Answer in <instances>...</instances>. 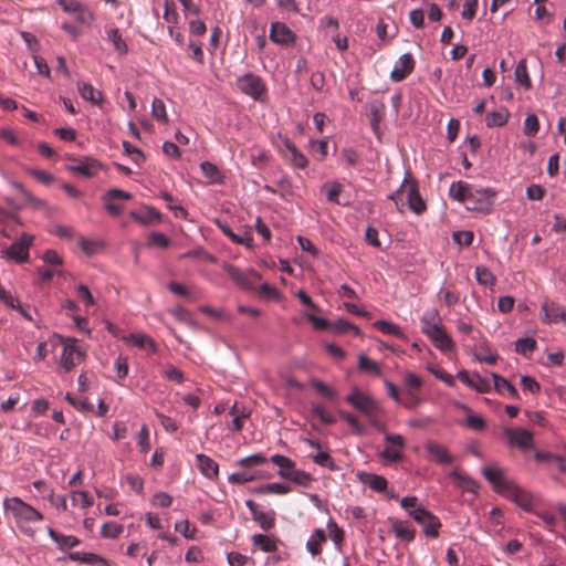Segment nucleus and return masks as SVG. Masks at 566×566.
Listing matches in <instances>:
<instances>
[{
  "label": "nucleus",
  "instance_id": "obj_1",
  "mask_svg": "<svg viewBox=\"0 0 566 566\" xmlns=\"http://www.w3.org/2000/svg\"><path fill=\"white\" fill-rule=\"evenodd\" d=\"M482 474L492 484L496 493L511 500L524 511L532 510L533 496L518 486L513 480L507 479L503 470L493 467H484L482 468Z\"/></svg>",
  "mask_w": 566,
  "mask_h": 566
},
{
  "label": "nucleus",
  "instance_id": "obj_2",
  "mask_svg": "<svg viewBox=\"0 0 566 566\" xmlns=\"http://www.w3.org/2000/svg\"><path fill=\"white\" fill-rule=\"evenodd\" d=\"M2 506L6 516L14 521L17 528L22 534L28 537L35 535L33 524L40 523L44 518L39 510L19 496L4 497Z\"/></svg>",
  "mask_w": 566,
  "mask_h": 566
},
{
  "label": "nucleus",
  "instance_id": "obj_3",
  "mask_svg": "<svg viewBox=\"0 0 566 566\" xmlns=\"http://www.w3.org/2000/svg\"><path fill=\"white\" fill-rule=\"evenodd\" d=\"M408 201V207L417 214H421L426 210V203L422 200L415 184L402 185L398 190L388 196L392 200L397 209L401 212L403 207V198Z\"/></svg>",
  "mask_w": 566,
  "mask_h": 566
},
{
  "label": "nucleus",
  "instance_id": "obj_4",
  "mask_svg": "<svg viewBox=\"0 0 566 566\" xmlns=\"http://www.w3.org/2000/svg\"><path fill=\"white\" fill-rule=\"evenodd\" d=\"M494 198L495 191L493 189L472 186L464 206L468 210L486 213L491 210Z\"/></svg>",
  "mask_w": 566,
  "mask_h": 566
},
{
  "label": "nucleus",
  "instance_id": "obj_5",
  "mask_svg": "<svg viewBox=\"0 0 566 566\" xmlns=\"http://www.w3.org/2000/svg\"><path fill=\"white\" fill-rule=\"evenodd\" d=\"M222 269L228 273L230 279L241 289L243 290H253L255 287V283L261 279L260 273L254 271L253 269L241 270L235 265L223 262Z\"/></svg>",
  "mask_w": 566,
  "mask_h": 566
},
{
  "label": "nucleus",
  "instance_id": "obj_6",
  "mask_svg": "<svg viewBox=\"0 0 566 566\" xmlns=\"http://www.w3.org/2000/svg\"><path fill=\"white\" fill-rule=\"evenodd\" d=\"M85 357V352L80 346L78 342L74 338H66L63 340V349L60 363L64 371L72 370Z\"/></svg>",
  "mask_w": 566,
  "mask_h": 566
},
{
  "label": "nucleus",
  "instance_id": "obj_7",
  "mask_svg": "<svg viewBox=\"0 0 566 566\" xmlns=\"http://www.w3.org/2000/svg\"><path fill=\"white\" fill-rule=\"evenodd\" d=\"M34 237L29 233L21 235L12 242L10 247L2 251V254L17 263H23L29 260V249L32 245Z\"/></svg>",
  "mask_w": 566,
  "mask_h": 566
},
{
  "label": "nucleus",
  "instance_id": "obj_8",
  "mask_svg": "<svg viewBox=\"0 0 566 566\" xmlns=\"http://www.w3.org/2000/svg\"><path fill=\"white\" fill-rule=\"evenodd\" d=\"M346 401L350 403L355 409L363 412L373 424H376L375 417L378 411V406L369 396L363 394L358 389H354L346 397Z\"/></svg>",
  "mask_w": 566,
  "mask_h": 566
},
{
  "label": "nucleus",
  "instance_id": "obj_9",
  "mask_svg": "<svg viewBox=\"0 0 566 566\" xmlns=\"http://www.w3.org/2000/svg\"><path fill=\"white\" fill-rule=\"evenodd\" d=\"M411 518L422 527L426 536L437 538L441 527L440 520L426 507L411 512Z\"/></svg>",
  "mask_w": 566,
  "mask_h": 566
},
{
  "label": "nucleus",
  "instance_id": "obj_10",
  "mask_svg": "<svg viewBox=\"0 0 566 566\" xmlns=\"http://www.w3.org/2000/svg\"><path fill=\"white\" fill-rule=\"evenodd\" d=\"M426 459L439 465H451L455 462V457L449 449L436 441L429 440L423 446Z\"/></svg>",
  "mask_w": 566,
  "mask_h": 566
},
{
  "label": "nucleus",
  "instance_id": "obj_11",
  "mask_svg": "<svg viewBox=\"0 0 566 566\" xmlns=\"http://www.w3.org/2000/svg\"><path fill=\"white\" fill-rule=\"evenodd\" d=\"M61 9L82 24L90 25L94 20L93 12L77 0H56Z\"/></svg>",
  "mask_w": 566,
  "mask_h": 566
},
{
  "label": "nucleus",
  "instance_id": "obj_12",
  "mask_svg": "<svg viewBox=\"0 0 566 566\" xmlns=\"http://www.w3.org/2000/svg\"><path fill=\"white\" fill-rule=\"evenodd\" d=\"M237 85L241 92L259 101L266 91L262 78L253 73H248L238 78Z\"/></svg>",
  "mask_w": 566,
  "mask_h": 566
},
{
  "label": "nucleus",
  "instance_id": "obj_13",
  "mask_svg": "<svg viewBox=\"0 0 566 566\" xmlns=\"http://www.w3.org/2000/svg\"><path fill=\"white\" fill-rule=\"evenodd\" d=\"M71 160L73 164L67 166V170L86 178L94 177L102 168L101 163L92 157H73Z\"/></svg>",
  "mask_w": 566,
  "mask_h": 566
},
{
  "label": "nucleus",
  "instance_id": "obj_14",
  "mask_svg": "<svg viewBox=\"0 0 566 566\" xmlns=\"http://www.w3.org/2000/svg\"><path fill=\"white\" fill-rule=\"evenodd\" d=\"M385 441L391 448H385L380 453V458L388 462H398L402 459V450L406 446L405 439L401 434H386Z\"/></svg>",
  "mask_w": 566,
  "mask_h": 566
},
{
  "label": "nucleus",
  "instance_id": "obj_15",
  "mask_svg": "<svg viewBox=\"0 0 566 566\" xmlns=\"http://www.w3.org/2000/svg\"><path fill=\"white\" fill-rule=\"evenodd\" d=\"M282 145L284 149H282L283 156L295 167L298 169H305L308 165V160L303 153H301L295 144L289 139L287 137L282 138Z\"/></svg>",
  "mask_w": 566,
  "mask_h": 566
},
{
  "label": "nucleus",
  "instance_id": "obj_16",
  "mask_svg": "<svg viewBox=\"0 0 566 566\" xmlns=\"http://www.w3.org/2000/svg\"><path fill=\"white\" fill-rule=\"evenodd\" d=\"M504 434L509 443L518 447L520 449H527L533 447V434L531 431L523 428H505Z\"/></svg>",
  "mask_w": 566,
  "mask_h": 566
},
{
  "label": "nucleus",
  "instance_id": "obj_17",
  "mask_svg": "<svg viewBox=\"0 0 566 566\" xmlns=\"http://www.w3.org/2000/svg\"><path fill=\"white\" fill-rule=\"evenodd\" d=\"M415 67V60L411 53L402 54L395 63V66L390 73V78L394 82L403 81Z\"/></svg>",
  "mask_w": 566,
  "mask_h": 566
},
{
  "label": "nucleus",
  "instance_id": "obj_18",
  "mask_svg": "<svg viewBox=\"0 0 566 566\" xmlns=\"http://www.w3.org/2000/svg\"><path fill=\"white\" fill-rule=\"evenodd\" d=\"M431 343L443 353L453 352L455 346L451 337L444 331L443 325H440L434 329V332H430L426 335Z\"/></svg>",
  "mask_w": 566,
  "mask_h": 566
},
{
  "label": "nucleus",
  "instance_id": "obj_19",
  "mask_svg": "<svg viewBox=\"0 0 566 566\" xmlns=\"http://www.w3.org/2000/svg\"><path fill=\"white\" fill-rule=\"evenodd\" d=\"M457 377L468 387L476 390L478 392H488L491 390V384L488 379L482 378L478 374L470 375L465 370L458 373Z\"/></svg>",
  "mask_w": 566,
  "mask_h": 566
},
{
  "label": "nucleus",
  "instance_id": "obj_20",
  "mask_svg": "<svg viewBox=\"0 0 566 566\" xmlns=\"http://www.w3.org/2000/svg\"><path fill=\"white\" fill-rule=\"evenodd\" d=\"M270 40L277 44H289L294 42L295 34L284 23L273 22L270 29Z\"/></svg>",
  "mask_w": 566,
  "mask_h": 566
},
{
  "label": "nucleus",
  "instance_id": "obj_21",
  "mask_svg": "<svg viewBox=\"0 0 566 566\" xmlns=\"http://www.w3.org/2000/svg\"><path fill=\"white\" fill-rule=\"evenodd\" d=\"M197 467L202 475L209 480H216L219 475V465L210 457L198 453L196 455Z\"/></svg>",
  "mask_w": 566,
  "mask_h": 566
},
{
  "label": "nucleus",
  "instance_id": "obj_22",
  "mask_svg": "<svg viewBox=\"0 0 566 566\" xmlns=\"http://www.w3.org/2000/svg\"><path fill=\"white\" fill-rule=\"evenodd\" d=\"M48 534L61 551H66L81 544V541L76 536L59 533L52 527H48Z\"/></svg>",
  "mask_w": 566,
  "mask_h": 566
},
{
  "label": "nucleus",
  "instance_id": "obj_23",
  "mask_svg": "<svg viewBox=\"0 0 566 566\" xmlns=\"http://www.w3.org/2000/svg\"><path fill=\"white\" fill-rule=\"evenodd\" d=\"M545 321L548 323H558L559 321H566L565 308L555 302L545 301L542 305Z\"/></svg>",
  "mask_w": 566,
  "mask_h": 566
},
{
  "label": "nucleus",
  "instance_id": "obj_24",
  "mask_svg": "<svg viewBox=\"0 0 566 566\" xmlns=\"http://www.w3.org/2000/svg\"><path fill=\"white\" fill-rule=\"evenodd\" d=\"M450 478L454 481L455 486L462 491L478 493L479 484L468 474L453 470L450 472Z\"/></svg>",
  "mask_w": 566,
  "mask_h": 566
},
{
  "label": "nucleus",
  "instance_id": "obj_25",
  "mask_svg": "<svg viewBox=\"0 0 566 566\" xmlns=\"http://www.w3.org/2000/svg\"><path fill=\"white\" fill-rule=\"evenodd\" d=\"M420 324H421V332L427 335L429 334L430 332H434V329L437 327H439L440 325H442L440 323V318H439V312L438 310L436 308H430V310H427L421 318H420Z\"/></svg>",
  "mask_w": 566,
  "mask_h": 566
},
{
  "label": "nucleus",
  "instance_id": "obj_26",
  "mask_svg": "<svg viewBox=\"0 0 566 566\" xmlns=\"http://www.w3.org/2000/svg\"><path fill=\"white\" fill-rule=\"evenodd\" d=\"M471 188H472V185H470L465 181H462V180L454 181L451 184V186L449 188V196L451 199L465 205V202L468 200V195H469Z\"/></svg>",
  "mask_w": 566,
  "mask_h": 566
},
{
  "label": "nucleus",
  "instance_id": "obj_27",
  "mask_svg": "<svg viewBox=\"0 0 566 566\" xmlns=\"http://www.w3.org/2000/svg\"><path fill=\"white\" fill-rule=\"evenodd\" d=\"M391 531L395 536L405 542H412L416 536V531L409 526L407 522L395 520L391 523Z\"/></svg>",
  "mask_w": 566,
  "mask_h": 566
},
{
  "label": "nucleus",
  "instance_id": "obj_28",
  "mask_svg": "<svg viewBox=\"0 0 566 566\" xmlns=\"http://www.w3.org/2000/svg\"><path fill=\"white\" fill-rule=\"evenodd\" d=\"M270 461L279 467L277 474L283 479H289L291 471L295 469V462L282 454H273Z\"/></svg>",
  "mask_w": 566,
  "mask_h": 566
},
{
  "label": "nucleus",
  "instance_id": "obj_29",
  "mask_svg": "<svg viewBox=\"0 0 566 566\" xmlns=\"http://www.w3.org/2000/svg\"><path fill=\"white\" fill-rule=\"evenodd\" d=\"M327 539L325 531L316 528L306 542V549L312 556L321 554V545Z\"/></svg>",
  "mask_w": 566,
  "mask_h": 566
},
{
  "label": "nucleus",
  "instance_id": "obj_30",
  "mask_svg": "<svg viewBox=\"0 0 566 566\" xmlns=\"http://www.w3.org/2000/svg\"><path fill=\"white\" fill-rule=\"evenodd\" d=\"M77 90H78V93L81 94V96L85 101H88L94 105L99 104L103 99L102 92L98 90H95L90 83L78 82Z\"/></svg>",
  "mask_w": 566,
  "mask_h": 566
},
{
  "label": "nucleus",
  "instance_id": "obj_31",
  "mask_svg": "<svg viewBox=\"0 0 566 566\" xmlns=\"http://www.w3.org/2000/svg\"><path fill=\"white\" fill-rule=\"evenodd\" d=\"M200 169L203 176L209 180L210 184H222L223 182V174L221 170L210 161H202L200 164Z\"/></svg>",
  "mask_w": 566,
  "mask_h": 566
},
{
  "label": "nucleus",
  "instance_id": "obj_32",
  "mask_svg": "<svg viewBox=\"0 0 566 566\" xmlns=\"http://www.w3.org/2000/svg\"><path fill=\"white\" fill-rule=\"evenodd\" d=\"M252 543L265 553L275 552L277 548V539L264 534H254L252 536Z\"/></svg>",
  "mask_w": 566,
  "mask_h": 566
},
{
  "label": "nucleus",
  "instance_id": "obj_33",
  "mask_svg": "<svg viewBox=\"0 0 566 566\" xmlns=\"http://www.w3.org/2000/svg\"><path fill=\"white\" fill-rule=\"evenodd\" d=\"M219 228L224 235H227L233 243L243 244L248 248L252 247V235L251 232H245L244 235H240L234 233L229 226L219 223Z\"/></svg>",
  "mask_w": 566,
  "mask_h": 566
},
{
  "label": "nucleus",
  "instance_id": "obj_34",
  "mask_svg": "<svg viewBox=\"0 0 566 566\" xmlns=\"http://www.w3.org/2000/svg\"><path fill=\"white\" fill-rule=\"evenodd\" d=\"M514 77L518 85L523 86L525 90H530L532 87V82L528 75L526 60L522 59L515 66Z\"/></svg>",
  "mask_w": 566,
  "mask_h": 566
},
{
  "label": "nucleus",
  "instance_id": "obj_35",
  "mask_svg": "<svg viewBox=\"0 0 566 566\" xmlns=\"http://www.w3.org/2000/svg\"><path fill=\"white\" fill-rule=\"evenodd\" d=\"M358 369L364 373L373 374L377 377L382 376L380 365L376 360L368 358L364 354L358 355Z\"/></svg>",
  "mask_w": 566,
  "mask_h": 566
},
{
  "label": "nucleus",
  "instance_id": "obj_36",
  "mask_svg": "<svg viewBox=\"0 0 566 566\" xmlns=\"http://www.w3.org/2000/svg\"><path fill=\"white\" fill-rule=\"evenodd\" d=\"M368 111L371 127L376 130L385 115V104L381 101H373L368 105Z\"/></svg>",
  "mask_w": 566,
  "mask_h": 566
},
{
  "label": "nucleus",
  "instance_id": "obj_37",
  "mask_svg": "<svg viewBox=\"0 0 566 566\" xmlns=\"http://www.w3.org/2000/svg\"><path fill=\"white\" fill-rule=\"evenodd\" d=\"M107 40L112 42L114 50L123 55L127 53V44L122 38L119 30L116 28H109L106 30Z\"/></svg>",
  "mask_w": 566,
  "mask_h": 566
},
{
  "label": "nucleus",
  "instance_id": "obj_38",
  "mask_svg": "<svg viewBox=\"0 0 566 566\" xmlns=\"http://www.w3.org/2000/svg\"><path fill=\"white\" fill-rule=\"evenodd\" d=\"M127 343L138 347V348H149L153 353L156 352V344L151 337L146 334H130L127 339Z\"/></svg>",
  "mask_w": 566,
  "mask_h": 566
},
{
  "label": "nucleus",
  "instance_id": "obj_39",
  "mask_svg": "<svg viewBox=\"0 0 566 566\" xmlns=\"http://www.w3.org/2000/svg\"><path fill=\"white\" fill-rule=\"evenodd\" d=\"M374 327L382 334L394 335L400 339L406 338V335L400 327L391 322L379 319L374 323Z\"/></svg>",
  "mask_w": 566,
  "mask_h": 566
},
{
  "label": "nucleus",
  "instance_id": "obj_40",
  "mask_svg": "<svg viewBox=\"0 0 566 566\" xmlns=\"http://www.w3.org/2000/svg\"><path fill=\"white\" fill-rule=\"evenodd\" d=\"M253 520L259 523L262 530L270 531L275 525V512L273 510L259 511L258 514H254Z\"/></svg>",
  "mask_w": 566,
  "mask_h": 566
},
{
  "label": "nucleus",
  "instance_id": "obj_41",
  "mask_svg": "<svg viewBox=\"0 0 566 566\" xmlns=\"http://www.w3.org/2000/svg\"><path fill=\"white\" fill-rule=\"evenodd\" d=\"M160 196L167 202V208L174 212L176 218L187 217V210L179 203V201L171 193L163 191Z\"/></svg>",
  "mask_w": 566,
  "mask_h": 566
},
{
  "label": "nucleus",
  "instance_id": "obj_42",
  "mask_svg": "<svg viewBox=\"0 0 566 566\" xmlns=\"http://www.w3.org/2000/svg\"><path fill=\"white\" fill-rule=\"evenodd\" d=\"M509 116L510 113L505 108L491 112L485 116V124L488 127L503 126L507 123Z\"/></svg>",
  "mask_w": 566,
  "mask_h": 566
},
{
  "label": "nucleus",
  "instance_id": "obj_43",
  "mask_svg": "<svg viewBox=\"0 0 566 566\" xmlns=\"http://www.w3.org/2000/svg\"><path fill=\"white\" fill-rule=\"evenodd\" d=\"M322 191L325 193L326 199L332 202L339 205V195L343 191V186L337 181L325 182L322 186Z\"/></svg>",
  "mask_w": 566,
  "mask_h": 566
},
{
  "label": "nucleus",
  "instance_id": "obj_44",
  "mask_svg": "<svg viewBox=\"0 0 566 566\" xmlns=\"http://www.w3.org/2000/svg\"><path fill=\"white\" fill-rule=\"evenodd\" d=\"M259 476V472H252L243 468L242 471L230 474L228 481L232 484H245L256 480Z\"/></svg>",
  "mask_w": 566,
  "mask_h": 566
},
{
  "label": "nucleus",
  "instance_id": "obj_45",
  "mask_svg": "<svg viewBox=\"0 0 566 566\" xmlns=\"http://www.w3.org/2000/svg\"><path fill=\"white\" fill-rule=\"evenodd\" d=\"M70 496L73 506L85 510L93 505V497L86 491H71Z\"/></svg>",
  "mask_w": 566,
  "mask_h": 566
},
{
  "label": "nucleus",
  "instance_id": "obj_46",
  "mask_svg": "<svg viewBox=\"0 0 566 566\" xmlns=\"http://www.w3.org/2000/svg\"><path fill=\"white\" fill-rule=\"evenodd\" d=\"M491 376L493 378L494 388L499 392H502V390H506L509 392V395L512 397L518 396L516 388L507 379H505L494 373H492Z\"/></svg>",
  "mask_w": 566,
  "mask_h": 566
},
{
  "label": "nucleus",
  "instance_id": "obj_47",
  "mask_svg": "<svg viewBox=\"0 0 566 566\" xmlns=\"http://www.w3.org/2000/svg\"><path fill=\"white\" fill-rule=\"evenodd\" d=\"M365 482L375 492L382 493L387 491L388 482L386 478H384L382 475L374 473L367 474V479Z\"/></svg>",
  "mask_w": 566,
  "mask_h": 566
},
{
  "label": "nucleus",
  "instance_id": "obj_48",
  "mask_svg": "<svg viewBox=\"0 0 566 566\" xmlns=\"http://www.w3.org/2000/svg\"><path fill=\"white\" fill-rule=\"evenodd\" d=\"M313 417L317 418L324 424H333L336 422L335 416L326 410L324 406H313L311 409Z\"/></svg>",
  "mask_w": 566,
  "mask_h": 566
},
{
  "label": "nucleus",
  "instance_id": "obj_49",
  "mask_svg": "<svg viewBox=\"0 0 566 566\" xmlns=\"http://www.w3.org/2000/svg\"><path fill=\"white\" fill-rule=\"evenodd\" d=\"M151 116L159 123H168L165 103L159 98H154L151 103Z\"/></svg>",
  "mask_w": 566,
  "mask_h": 566
},
{
  "label": "nucleus",
  "instance_id": "obj_50",
  "mask_svg": "<svg viewBox=\"0 0 566 566\" xmlns=\"http://www.w3.org/2000/svg\"><path fill=\"white\" fill-rule=\"evenodd\" d=\"M268 459L261 453H254L237 461V465L248 469L266 463Z\"/></svg>",
  "mask_w": 566,
  "mask_h": 566
},
{
  "label": "nucleus",
  "instance_id": "obj_51",
  "mask_svg": "<svg viewBox=\"0 0 566 566\" xmlns=\"http://www.w3.org/2000/svg\"><path fill=\"white\" fill-rule=\"evenodd\" d=\"M536 348V340L531 337L520 338L515 342V350L518 354L527 356Z\"/></svg>",
  "mask_w": 566,
  "mask_h": 566
},
{
  "label": "nucleus",
  "instance_id": "obj_52",
  "mask_svg": "<svg viewBox=\"0 0 566 566\" xmlns=\"http://www.w3.org/2000/svg\"><path fill=\"white\" fill-rule=\"evenodd\" d=\"M133 217L142 222V223H148L151 221H160L161 214L158 210L155 208L146 207L145 210L140 214L133 213Z\"/></svg>",
  "mask_w": 566,
  "mask_h": 566
},
{
  "label": "nucleus",
  "instance_id": "obj_53",
  "mask_svg": "<svg viewBox=\"0 0 566 566\" xmlns=\"http://www.w3.org/2000/svg\"><path fill=\"white\" fill-rule=\"evenodd\" d=\"M524 134L534 137L539 130V122L535 114H528L524 119Z\"/></svg>",
  "mask_w": 566,
  "mask_h": 566
},
{
  "label": "nucleus",
  "instance_id": "obj_54",
  "mask_svg": "<svg viewBox=\"0 0 566 566\" xmlns=\"http://www.w3.org/2000/svg\"><path fill=\"white\" fill-rule=\"evenodd\" d=\"M287 480L294 482L297 485L307 488V486H310V484L312 482V476L310 473H307L305 471L297 470L295 468L293 471H291V474Z\"/></svg>",
  "mask_w": 566,
  "mask_h": 566
},
{
  "label": "nucleus",
  "instance_id": "obj_55",
  "mask_svg": "<svg viewBox=\"0 0 566 566\" xmlns=\"http://www.w3.org/2000/svg\"><path fill=\"white\" fill-rule=\"evenodd\" d=\"M476 281L484 286L492 285L494 283V275L492 272L485 266H476L475 271Z\"/></svg>",
  "mask_w": 566,
  "mask_h": 566
},
{
  "label": "nucleus",
  "instance_id": "obj_56",
  "mask_svg": "<svg viewBox=\"0 0 566 566\" xmlns=\"http://www.w3.org/2000/svg\"><path fill=\"white\" fill-rule=\"evenodd\" d=\"M175 531L180 533L187 539H193L196 536V527L192 526L188 520L175 523Z\"/></svg>",
  "mask_w": 566,
  "mask_h": 566
},
{
  "label": "nucleus",
  "instance_id": "obj_57",
  "mask_svg": "<svg viewBox=\"0 0 566 566\" xmlns=\"http://www.w3.org/2000/svg\"><path fill=\"white\" fill-rule=\"evenodd\" d=\"M137 444L142 453H146L150 449L149 430L146 424L142 426L137 434Z\"/></svg>",
  "mask_w": 566,
  "mask_h": 566
},
{
  "label": "nucleus",
  "instance_id": "obj_58",
  "mask_svg": "<svg viewBox=\"0 0 566 566\" xmlns=\"http://www.w3.org/2000/svg\"><path fill=\"white\" fill-rule=\"evenodd\" d=\"M123 532V526L115 522L104 523L101 528V534L105 538H116Z\"/></svg>",
  "mask_w": 566,
  "mask_h": 566
},
{
  "label": "nucleus",
  "instance_id": "obj_59",
  "mask_svg": "<svg viewBox=\"0 0 566 566\" xmlns=\"http://www.w3.org/2000/svg\"><path fill=\"white\" fill-rule=\"evenodd\" d=\"M473 232L468 230L454 231L452 239L455 243L463 247H469L473 242Z\"/></svg>",
  "mask_w": 566,
  "mask_h": 566
},
{
  "label": "nucleus",
  "instance_id": "obj_60",
  "mask_svg": "<svg viewBox=\"0 0 566 566\" xmlns=\"http://www.w3.org/2000/svg\"><path fill=\"white\" fill-rule=\"evenodd\" d=\"M66 400L80 411L91 412L94 409L93 405L86 398H74L67 394Z\"/></svg>",
  "mask_w": 566,
  "mask_h": 566
},
{
  "label": "nucleus",
  "instance_id": "obj_61",
  "mask_svg": "<svg viewBox=\"0 0 566 566\" xmlns=\"http://www.w3.org/2000/svg\"><path fill=\"white\" fill-rule=\"evenodd\" d=\"M340 159L345 165L354 167L359 163V155L354 148L347 147L342 150Z\"/></svg>",
  "mask_w": 566,
  "mask_h": 566
},
{
  "label": "nucleus",
  "instance_id": "obj_62",
  "mask_svg": "<svg viewBox=\"0 0 566 566\" xmlns=\"http://www.w3.org/2000/svg\"><path fill=\"white\" fill-rule=\"evenodd\" d=\"M250 411L245 408H241V413L232 416L231 423L228 424V427L233 431H241L243 428V422L247 418H249Z\"/></svg>",
  "mask_w": 566,
  "mask_h": 566
},
{
  "label": "nucleus",
  "instance_id": "obj_63",
  "mask_svg": "<svg viewBox=\"0 0 566 566\" xmlns=\"http://www.w3.org/2000/svg\"><path fill=\"white\" fill-rule=\"evenodd\" d=\"M114 369L116 371L118 380L125 379L128 375L127 358L118 356L114 361Z\"/></svg>",
  "mask_w": 566,
  "mask_h": 566
},
{
  "label": "nucleus",
  "instance_id": "obj_64",
  "mask_svg": "<svg viewBox=\"0 0 566 566\" xmlns=\"http://www.w3.org/2000/svg\"><path fill=\"white\" fill-rule=\"evenodd\" d=\"M313 461H314V463H316L321 467L328 468L331 470L336 469V464H335L333 458L326 452H318L317 454H315L313 457Z\"/></svg>",
  "mask_w": 566,
  "mask_h": 566
}]
</instances>
